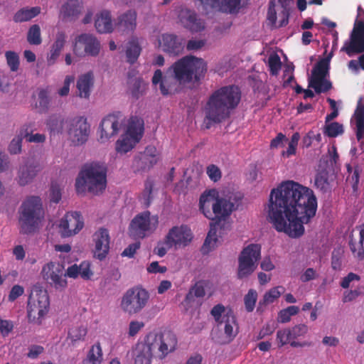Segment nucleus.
<instances>
[{"label": "nucleus", "instance_id": "423d86ee", "mask_svg": "<svg viewBox=\"0 0 364 364\" xmlns=\"http://www.w3.org/2000/svg\"><path fill=\"white\" fill-rule=\"evenodd\" d=\"M44 216L41 199L38 196L28 197L21 205L18 210L20 232L29 235L38 228Z\"/></svg>", "mask_w": 364, "mask_h": 364}, {"label": "nucleus", "instance_id": "0e129e2a", "mask_svg": "<svg viewBox=\"0 0 364 364\" xmlns=\"http://www.w3.org/2000/svg\"><path fill=\"white\" fill-rule=\"evenodd\" d=\"M140 245L141 244L139 242H136L134 243L129 245V246L126 247L122 252V256L127 257L129 258L134 257L136 250L139 249Z\"/></svg>", "mask_w": 364, "mask_h": 364}, {"label": "nucleus", "instance_id": "7ed1b4c3", "mask_svg": "<svg viewBox=\"0 0 364 364\" xmlns=\"http://www.w3.org/2000/svg\"><path fill=\"white\" fill-rule=\"evenodd\" d=\"M241 100V91L238 86L226 85L215 90L209 96L205 105L206 128L212 124H220L230 118L232 112Z\"/></svg>", "mask_w": 364, "mask_h": 364}, {"label": "nucleus", "instance_id": "13d9d810", "mask_svg": "<svg viewBox=\"0 0 364 364\" xmlns=\"http://www.w3.org/2000/svg\"><path fill=\"white\" fill-rule=\"evenodd\" d=\"M206 44L205 39L193 38L189 40L186 44V49L188 51H196L201 49Z\"/></svg>", "mask_w": 364, "mask_h": 364}, {"label": "nucleus", "instance_id": "a18cd8bd", "mask_svg": "<svg viewBox=\"0 0 364 364\" xmlns=\"http://www.w3.org/2000/svg\"><path fill=\"white\" fill-rule=\"evenodd\" d=\"M279 289L284 290L282 287H276L267 291L264 294L263 299L259 301V305L262 306L273 303L282 294V291H279Z\"/></svg>", "mask_w": 364, "mask_h": 364}, {"label": "nucleus", "instance_id": "5fc2aeb1", "mask_svg": "<svg viewBox=\"0 0 364 364\" xmlns=\"http://www.w3.org/2000/svg\"><path fill=\"white\" fill-rule=\"evenodd\" d=\"M257 300V291L253 289H250L244 297L245 306L247 312H252L254 310Z\"/></svg>", "mask_w": 364, "mask_h": 364}, {"label": "nucleus", "instance_id": "39448f33", "mask_svg": "<svg viewBox=\"0 0 364 364\" xmlns=\"http://www.w3.org/2000/svg\"><path fill=\"white\" fill-rule=\"evenodd\" d=\"M172 72L180 84L200 81L207 71V64L200 58L187 55L178 60L168 69Z\"/></svg>", "mask_w": 364, "mask_h": 364}, {"label": "nucleus", "instance_id": "774afa93", "mask_svg": "<svg viewBox=\"0 0 364 364\" xmlns=\"http://www.w3.org/2000/svg\"><path fill=\"white\" fill-rule=\"evenodd\" d=\"M351 36L364 40V22L360 21L351 32Z\"/></svg>", "mask_w": 364, "mask_h": 364}, {"label": "nucleus", "instance_id": "f8f14e48", "mask_svg": "<svg viewBox=\"0 0 364 364\" xmlns=\"http://www.w3.org/2000/svg\"><path fill=\"white\" fill-rule=\"evenodd\" d=\"M261 256V247L250 244L241 252L238 258L237 277L240 279L252 274L257 269Z\"/></svg>", "mask_w": 364, "mask_h": 364}, {"label": "nucleus", "instance_id": "680f3d73", "mask_svg": "<svg viewBox=\"0 0 364 364\" xmlns=\"http://www.w3.org/2000/svg\"><path fill=\"white\" fill-rule=\"evenodd\" d=\"M364 294L363 288H357L354 290H350L345 291L343 297V301L344 303L352 301L360 295Z\"/></svg>", "mask_w": 364, "mask_h": 364}, {"label": "nucleus", "instance_id": "052dcab7", "mask_svg": "<svg viewBox=\"0 0 364 364\" xmlns=\"http://www.w3.org/2000/svg\"><path fill=\"white\" fill-rule=\"evenodd\" d=\"M14 326L13 321L0 318V333L3 337L8 336L12 332Z\"/></svg>", "mask_w": 364, "mask_h": 364}, {"label": "nucleus", "instance_id": "8fccbe9b", "mask_svg": "<svg viewBox=\"0 0 364 364\" xmlns=\"http://www.w3.org/2000/svg\"><path fill=\"white\" fill-rule=\"evenodd\" d=\"M50 98L49 93L47 90L41 89L38 94V103L36 107L39 109L41 112H46L49 107Z\"/></svg>", "mask_w": 364, "mask_h": 364}, {"label": "nucleus", "instance_id": "a878e982", "mask_svg": "<svg viewBox=\"0 0 364 364\" xmlns=\"http://www.w3.org/2000/svg\"><path fill=\"white\" fill-rule=\"evenodd\" d=\"M163 51L172 55H178L184 48L183 38L173 33H163L159 38Z\"/></svg>", "mask_w": 364, "mask_h": 364}, {"label": "nucleus", "instance_id": "2f4dec72", "mask_svg": "<svg viewBox=\"0 0 364 364\" xmlns=\"http://www.w3.org/2000/svg\"><path fill=\"white\" fill-rule=\"evenodd\" d=\"M67 275L70 278H77L80 276L83 279L88 280L93 275L90 269V262L82 261L79 265L75 264L67 269Z\"/></svg>", "mask_w": 364, "mask_h": 364}, {"label": "nucleus", "instance_id": "bf43d9fd", "mask_svg": "<svg viewBox=\"0 0 364 364\" xmlns=\"http://www.w3.org/2000/svg\"><path fill=\"white\" fill-rule=\"evenodd\" d=\"M206 173L210 179L213 182L218 181L222 177L220 168L214 164L209 165L207 167Z\"/></svg>", "mask_w": 364, "mask_h": 364}, {"label": "nucleus", "instance_id": "3c124183", "mask_svg": "<svg viewBox=\"0 0 364 364\" xmlns=\"http://www.w3.org/2000/svg\"><path fill=\"white\" fill-rule=\"evenodd\" d=\"M314 186L321 191L326 192L329 188L328 173L325 171L316 173L314 178Z\"/></svg>", "mask_w": 364, "mask_h": 364}, {"label": "nucleus", "instance_id": "bb28decb", "mask_svg": "<svg viewBox=\"0 0 364 364\" xmlns=\"http://www.w3.org/2000/svg\"><path fill=\"white\" fill-rule=\"evenodd\" d=\"M178 17L181 24L191 32H200L205 28L204 22L197 18L195 11L186 8H181Z\"/></svg>", "mask_w": 364, "mask_h": 364}, {"label": "nucleus", "instance_id": "a211bd4d", "mask_svg": "<svg viewBox=\"0 0 364 364\" xmlns=\"http://www.w3.org/2000/svg\"><path fill=\"white\" fill-rule=\"evenodd\" d=\"M123 121L124 116L120 112L109 114L104 117L100 125V141L105 142L117 134Z\"/></svg>", "mask_w": 364, "mask_h": 364}, {"label": "nucleus", "instance_id": "9d476101", "mask_svg": "<svg viewBox=\"0 0 364 364\" xmlns=\"http://www.w3.org/2000/svg\"><path fill=\"white\" fill-rule=\"evenodd\" d=\"M218 327L224 331V343L231 342L238 333L236 318L232 309H225L223 304H217L210 311Z\"/></svg>", "mask_w": 364, "mask_h": 364}, {"label": "nucleus", "instance_id": "ddd939ff", "mask_svg": "<svg viewBox=\"0 0 364 364\" xmlns=\"http://www.w3.org/2000/svg\"><path fill=\"white\" fill-rule=\"evenodd\" d=\"M308 332V326L305 324H299L292 328H287L279 330L277 332V341L279 347L289 344L293 348H302L309 346L310 343L307 341H298L297 340L304 337Z\"/></svg>", "mask_w": 364, "mask_h": 364}, {"label": "nucleus", "instance_id": "09e8293b", "mask_svg": "<svg viewBox=\"0 0 364 364\" xmlns=\"http://www.w3.org/2000/svg\"><path fill=\"white\" fill-rule=\"evenodd\" d=\"M46 124L51 133H60L63 130V123L60 116H50L47 119Z\"/></svg>", "mask_w": 364, "mask_h": 364}, {"label": "nucleus", "instance_id": "f704fd0d", "mask_svg": "<svg viewBox=\"0 0 364 364\" xmlns=\"http://www.w3.org/2000/svg\"><path fill=\"white\" fill-rule=\"evenodd\" d=\"M341 50L345 52L349 57L354 54L363 53H364V40L350 36L349 41L344 43Z\"/></svg>", "mask_w": 364, "mask_h": 364}, {"label": "nucleus", "instance_id": "69168bd1", "mask_svg": "<svg viewBox=\"0 0 364 364\" xmlns=\"http://www.w3.org/2000/svg\"><path fill=\"white\" fill-rule=\"evenodd\" d=\"M50 191V201L58 203L61 200V191L59 186L57 184H52Z\"/></svg>", "mask_w": 364, "mask_h": 364}, {"label": "nucleus", "instance_id": "e433bc0d", "mask_svg": "<svg viewBox=\"0 0 364 364\" xmlns=\"http://www.w3.org/2000/svg\"><path fill=\"white\" fill-rule=\"evenodd\" d=\"M40 13L41 8L39 6L23 8L16 11L14 16L13 20L16 23L28 21L37 16Z\"/></svg>", "mask_w": 364, "mask_h": 364}, {"label": "nucleus", "instance_id": "7c9ffc66", "mask_svg": "<svg viewBox=\"0 0 364 364\" xmlns=\"http://www.w3.org/2000/svg\"><path fill=\"white\" fill-rule=\"evenodd\" d=\"M94 85V75L90 71L81 75L77 81V89L80 97L88 98Z\"/></svg>", "mask_w": 364, "mask_h": 364}, {"label": "nucleus", "instance_id": "5701e85b", "mask_svg": "<svg viewBox=\"0 0 364 364\" xmlns=\"http://www.w3.org/2000/svg\"><path fill=\"white\" fill-rule=\"evenodd\" d=\"M43 278L53 284L55 288H63L67 282L65 277L67 272L64 273L63 266L58 262H50L43 266L42 269Z\"/></svg>", "mask_w": 364, "mask_h": 364}, {"label": "nucleus", "instance_id": "49530a36", "mask_svg": "<svg viewBox=\"0 0 364 364\" xmlns=\"http://www.w3.org/2000/svg\"><path fill=\"white\" fill-rule=\"evenodd\" d=\"M299 311V306H290L286 309H282L278 313L277 321L279 323H284L290 321L292 316L296 315Z\"/></svg>", "mask_w": 364, "mask_h": 364}, {"label": "nucleus", "instance_id": "a19ab883", "mask_svg": "<svg viewBox=\"0 0 364 364\" xmlns=\"http://www.w3.org/2000/svg\"><path fill=\"white\" fill-rule=\"evenodd\" d=\"M349 246L355 257L359 259H363L364 258V223L360 227V240L358 242H354L353 240H350L349 242Z\"/></svg>", "mask_w": 364, "mask_h": 364}, {"label": "nucleus", "instance_id": "393cba45", "mask_svg": "<svg viewBox=\"0 0 364 364\" xmlns=\"http://www.w3.org/2000/svg\"><path fill=\"white\" fill-rule=\"evenodd\" d=\"M39 162L34 158H28L23 164L21 165L18 171V182L21 186L31 183L41 170Z\"/></svg>", "mask_w": 364, "mask_h": 364}, {"label": "nucleus", "instance_id": "e2e57ef3", "mask_svg": "<svg viewBox=\"0 0 364 364\" xmlns=\"http://www.w3.org/2000/svg\"><path fill=\"white\" fill-rule=\"evenodd\" d=\"M74 77L72 75H67L64 80L63 86L61 87L58 93L61 97L68 95L70 92V85L74 82Z\"/></svg>", "mask_w": 364, "mask_h": 364}, {"label": "nucleus", "instance_id": "f3484780", "mask_svg": "<svg viewBox=\"0 0 364 364\" xmlns=\"http://www.w3.org/2000/svg\"><path fill=\"white\" fill-rule=\"evenodd\" d=\"M49 299L46 292L36 295V299H29L28 302V319L30 323L41 324L42 319L48 312Z\"/></svg>", "mask_w": 364, "mask_h": 364}, {"label": "nucleus", "instance_id": "603ef678", "mask_svg": "<svg viewBox=\"0 0 364 364\" xmlns=\"http://www.w3.org/2000/svg\"><path fill=\"white\" fill-rule=\"evenodd\" d=\"M343 132V126L338 122L326 123L323 128V134L328 137H336Z\"/></svg>", "mask_w": 364, "mask_h": 364}, {"label": "nucleus", "instance_id": "b1692460", "mask_svg": "<svg viewBox=\"0 0 364 364\" xmlns=\"http://www.w3.org/2000/svg\"><path fill=\"white\" fill-rule=\"evenodd\" d=\"M151 81L154 85L159 84V89L163 95H173L178 92L181 85L173 73L171 75L166 74L163 76V73L159 69L154 72Z\"/></svg>", "mask_w": 364, "mask_h": 364}, {"label": "nucleus", "instance_id": "6e6d98bb", "mask_svg": "<svg viewBox=\"0 0 364 364\" xmlns=\"http://www.w3.org/2000/svg\"><path fill=\"white\" fill-rule=\"evenodd\" d=\"M300 139V134L299 132H295L291 137L289 141L288 148L286 151H283L282 155L287 158L292 155L296 154V147L298 145L299 140Z\"/></svg>", "mask_w": 364, "mask_h": 364}, {"label": "nucleus", "instance_id": "ea45409f", "mask_svg": "<svg viewBox=\"0 0 364 364\" xmlns=\"http://www.w3.org/2000/svg\"><path fill=\"white\" fill-rule=\"evenodd\" d=\"M356 124V137L360 141L364 134V105L358 103L354 113Z\"/></svg>", "mask_w": 364, "mask_h": 364}, {"label": "nucleus", "instance_id": "37998d69", "mask_svg": "<svg viewBox=\"0 0 364 364\" xmlns=\"http://www.w3.org/2000/svg\"><path fill=\"white\" fill-rule=\"evenodd\" d=\"M205 287L201 282H196L186 294L185 301L188 303L193 301L194 298H202L205 296Z\"/></svg>", "mask_w": 364, "mask_h": 364}, {"label": "nucleus", "instance_id": "58836bf2", "mask_svg": "<svg viewBox=\"0 0 364 364\" xmlns=\"http://www.w3.org/2000/svg\"><path fill=\"white\" fill-rule=\"evenodd\" d=\"M81 0H68L61 9L63 18L75 17L80 12Z\"/></svg>", "mask_w": 364, "mask_h": 364}, {"label": "nucleus", "instance_id": "c9c22d12", "mask_svg": "<svg viewBox=\"0 0 364 364\" xmlns=\"http://www.w3.org/2000/svg\"><path fill=\"white\" fill-rule=\"evenodd\" d=\"M133 355L134 364H151L152 359L154 358L141 342L136 345Z\"/></svg>", "mask_w": 364, "mask_h": 364}, {"label": "nucleus", "instance_id": "72a5a7b5", "mask_svg": "<svg viewBox=\"0 0 364 364\" xmlns=\"http://www.w3.org/2000/svg\"><path fill=\"white\" fill-rule=\"evenodd\" d=\"M65 42V34L63 32H58L56 35L55 41L50 48V54L47 58V62L49 65H52L55 63L60 55Z\"/></svg>", "mask_w": 364, "mask_h": 364}, {"label": "nucleus", "instance_id": "2eb2a0df", "mask_svg": "<svg viewBox=\"0 0 364 364\" xmlns=\"http://www.w3.org/2000/svg\"><path fill=\"white\" fill-rule=\"evenodd\" d=\"M100 48V43L95 36L82 33L75 38L73 52L80 57H96L99 55Z\"/></svg>", "mask_w": 364, "mask_h": 364}, {"label": "nucleus", "instance_id": "412c9836", "mask_svg": "<svg viewBox=\"0 0 364 364\" xmlns=\"http://www.w3.org/2000/svg\"><path fill=\"white\" fill-rule=\"evenodd\" d=\"M192 240V232L186 225L174 226L169 230L164 238L168 247H186Z\"/></svg>", "mask_w": 364, "mask_h": 364}, {"label": "nucleus", "instance_id": "4468645a", "mask_svg": "<svg viewBox=\"0 0 364 364\" xmlns=\"http://www.w3.org/2000/svg\"><path fill=\"white\" fill-rule=\"evenodd\" d=\"M332 54L318 62L312 70V76L309 82V87L313 88L316 93L326 92L332 87L331 82L326 80L329 70V61Z\"/></svg>", "mask_w": 364, "mask_h": 364}, {"label": "nucleus", "instance_id": "1a4fd4ad", "mask_svg": "<svg viewBox=\"0 0 364 364\" xmlns=\"http://www.w3.org/2000/svg\"><path fill=\"white\" fill-rule=\"evenodd\" d=\"M144 129V120L137 116H132L126 132L116 142V151L121 154L131 151L141 140Z\"/></svg>", "mask_w": 364, "mask_h": 364}, {"label": "nucleus", "instance_id": "de8ad7c7", "mask_svg": "<svg viewBox=\"0 0 364 364\" xmlns=\"http://www.w3.org/2000/svg\"><path fill=\"white\" fill-rule=\"evenodd\" d=\"M27 41L31 45L38 46L41 43V28L38 24L32 25L28 29Z\"/></svg>", "mask_w": 364, "mask_h": 364}, {"label": "nucleus", "instance_id": "338daca9", "mask_svg": "<svg viewBox=\"0 0 364 364\" xmlns=\"http://www.w3.org/2000/svg\"><path fill=\"white\" fill-rule=\"evenodd\" d=\"M24 292V289L20 285H14L9 294L8 299L9 301H14L17 298L21 296Z\"/></svg>", "mask_w": 364, "mask_h": 364}, {"label": "nucleus", "instance_id": "dca6fc26", "mask_svg": "<svg viewBox=\"0 0 364 364\" xmlns=\"http://www.w3.org/2000/svg\"><path fill=\"white\" fill-rule=\"evenodd\" d=\"M68 134L75 145L85 143L90 134V124L84 117H75L67 121Z\"/></svg>", "mask_w": 364, "mask_h": 364}, {"label": "nucleus", "instance_id": "c756f323", "mask_svg": "<svg viewBox=\"0 0 364 364\" xmlns=\"http://www.w3.org/2000/svg\"><path fill=\"white\" fill-rule=\"evenodd\" d=\"M118 30L129 32L133 31L136 26V12L134 10H129L118 18L116 23Z\"/></svg>", "mask_w": 364, "mask_h": 364}, {"label": "nucleus", "instance_id": "c03bdc74", "mask_svg": "<svg viewBox=\"0 0 364 364\" xmlns=\"http://www.w3.org/2000/svg\"><path fill=\"white\" fill-rule=\"evenodd\" d=\"M87 333V328L84 326H74L68 331V338L73 343H75L77 341H84Z\"/></svg>", "mask_w": 364, "mask_h": 364}, {"label": "nucleus", "instance_id": "20e7f679", "mask_svg": "<svg viewBox=\"0 0 364 364\" xmlns=\"http://www.w3.org/2000/svg\"><path fill=\"white\" fill-rule=\"evenodd\" d=\"M107 168L105 163L92 162L86 164L75 181L77 193H84L87 187L90 193L97 195L107 186Z\"/></svg>", "mask_w": 364, "mask_h": 364}, {"label": "nucleus", "instance_id": "cd10ccee", "mask_svg": "<svg viewBox=\"0 0 364 364\" xmlns=\"http://www.w3.org/2000/svg\"><path fill=\"white\" fill-rule=\"evenodd\" d=\"M95 242L94 256L100 260L104 259L109 250V235L108 230L100 228L93 235Z\"/></svg>", "mask_w": 364, "mask_h": 364}, {"label": "nucleus", "instance_id": "6e6552de", "mask_svg": "<svg viewBox=\"0 0 364 364\" xmlns=\"http://www.w3.org/2000/svg\"><path fill=\"white\" fill-rule=\"evenodd\" d=\"M149 293L140 286L128 289L122 295L119 307L129 316L139 314L147 305L149 300Z\"/></svg>", "mask_w": 364, "mask_h": 364}, {"label": "nucleus", "instance_id": "4be33fe9", "mask_svg": "<svg viewBox=\"0 0 364 364\" xmlns=\"http://www.w3.org/2000/svg\"><path fill=\"white\" fill-rule=\"evenodd\" d=\"M159 152L154 146H147L134 159L132 168L134 172L144 171L151 168L158 161Z\"/></svg>", "mask_w": 364, "mask_h": 364}, {"label": "nucleus", "instance_id": "9b49d317", "mask_svg": "<svg viewBox=\"0 0 364 364\" xmlns=\"http://www.w3.org/2000/svg\"><path fill=\"white\" fill-rule=\"evenodd\" d=\"M158 224V216L151 215L146 210L134 216L129 224V232L134 239H144L155 231Z\"/></svg>", "mask_w": 364, "mask_h": 364}, {"label": "nucleus", "instance_id": "f03ea898", "mask_svg": "<svg viewBox=\"0 0 364 364\" xmlns=\"http://www.w3.org/2000/svg\"><path fill=\"white\" fill-rule=\"evenodd\" d=\"M242 196L237 192H228L220 196L215 189L203 192L199 199V209L204 216L212 222L210 230L202 247L203 253H208L218 241L217 226L237 209Z\"/></svg>", "mask_w": 364, "mask_h": 364}, {"label": "nucleus", "instance_id": "f257e3e1", "mask_svg": "<svg viewBox=\"0 0 364 364\" xmlns=\"http://www.w3.org/2000/svg\"><path fill=\"white\" fill-rule=\"evenodd\" d=\"M317 199L314 191L293 181L282 182L269 195L268 215L277 232L291 238L304 233L307 224L316 215Z\"/></svg>", "mask_w": 364, "mask_h": 364}, {"label": "nucleus", "instance_id": "79ce46f5", "mask_svg": "<svg viewBox=\"0 0 364 364\" xmlns=\"http://www.w3.org/2000/svg\"><path fill=\"white\" fill-rule=\"evenodd\" d=\"M141 51V46H139L136 39L131 40L127 45L126 50V55L127 62L131 64L134 63L138 59Z\"/></svg>", "mask_w": 364, "mask_h": 364}, {"label": "nucleus", "instance_id": "6ab92c4d", "mask_svg": "<svg viewBox=\"0 0 364 364\" xmlns=\"http://www.w3.org/2000/svg\"><path fill=\"white\" fill-rule=\"evenodd\" d=\"M205 10L237 14L248 0H198Z\"/></svg>", "mask_w": 364, "mask_h": 364}, {"label": "nucleus", "instance_id": "aec40b11", "mask_svg": "<svg viewBox=\"0 0 364 364\" xmlns=\"http://www.w3.org/2000/svg\"><path fill=\"white\" fill-rule=\"evenodd\" d=\"M84 226L82 215L78 212L67 213L58 225L59 232L63 237L77 234Z\"/></svg>", "mask_w": 364, "mask_h": 364}, {"label": "nucleus", "instance_id": "0eeeda50", "mask_svg": "<svg viewBox=\"0 0 364 364\" xmlns=\"http://www.w3.org/2000/svg\"><path fill=\"white\" fill-rule=\"evenodd\" d=\"M141 343L155 358L161 360L176 350L178 340L173 332L167 331L162 333L150 332Z\"/></svg>", "mask_w": 364, "mask_h": 364}, {"label": "nucleus", "instance_id": "864d4df0", "mask_svg": "<svg viewBox=\"0 0 364 364\" xmlns=\"http://www.w3.org/2000/svg\"><path fill=\"white\" fill-rule=\"evenodd\" d=\"M269 70L272 75L276 76L282 68V62L277 53L271 54L268 58Z\"/></svg>", "mask_w": 364, "mask_h": 364}, {"label": "nucleus", "instance_id": "4c0bfd02", "mask_svg": "<svg viewBox=\"0 0 364 364\" xmlns=\"http://www.w3.org/2000/svg\"><path fill=\"white\" fill-rule=\"evenodd\" d=\"M103 360V353L100 343L91 346L82 364H101Z\"/></svg>", "mask_w": 364, "mask_h": 364}, {"label": "nucleus", "instance_id": "c85d7f7f", "mask_svg": "<svg viewBox=\"0 0 364 364\" xmlns=\"http://www.w3.org/2000/svg\"><path fill=\"white\" fill-rule=\"evenodd\" d=\"M35 122H30L24 124L20 129L18 135L14 137L9 146V151L11 154H17L21 153L22 147V141L24 136L28 135V132H33L35 128Z\"/></svg>", "mask_w": 364, "mask_h": 364}, {"label": "nucleus", "instance_id": "4d7b16f0", "mask_svg": "<svg viewBox=\"0 0 364 364\" xmlns=\"http://www.w3.org/2000/svg\"><path fill=\"white\" fill-rule=\"evenodd\" d=\"M5 57L10 70L13 72L17 71L20 64L18 55L14 51L9 50L6 52Z\"/></svg>", "mask_w": 364, "mask_h": 364}, {"label": "nucleus", "instance_id": "473e14b6", "mask_svg": "<svg viewBox=\"0 0 364 364\" xmlns=\"http://www.w3.org/2000/svg\"><path fill=\"white\" fill-rule=\"evenodd\" d=\"M95 26L97 32L108 33L113 31L112 16L109 11L105 10L96 15Z\"/></svg>", "mask_w": 364, "mask_h": 364}]
</instances>
